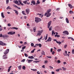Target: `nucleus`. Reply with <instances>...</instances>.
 <instances>
[{
  "mask_svg": "<svg viewBox=\"0 0 74 74\" xmlns=\"http://www.w3.org/2000/svg\"><path fill=\"white\" fill-rule=\"evenodd\" d=\"M15 34V32H13V31L9 32L8 33V34L9 35H13V34Z\"/></svg>",
  "mask_w": 74,
  "mask_h": 74,
  "instance_id": "7ed1b4c3",
  "label": "nucleus"
},
{
  "mask_svg": "<svg viewBox=\"0 0 74 74\" xmlns=\"http://www.w3.org/2000/svg\"><path fill=\"white\" fill-rule=\"evenodd\" d=\"M62 51L61 49H59L57 50V51H58V52H60V51Z\"/></svg>",
  "mask_w": 74,
  "mask_h": 74,
  "instance_id": "72a5a7b5",
  "label": "nucleus"
},
{
  "mask_svg": "<svg viewBox=\"0 0 74 74\" xmlns=\"http://www.w3.org/2000/svg\"><path fill=\"white\" fill-rule=\"evenodd\" d=\"M28 58L29 59H34V58L32 56H29L28 57Z\"/></svg>",
  "mask_w": 74,
  "mask_h": 74,
  "instance_id": "4468645a",
  "label": "nucleus"
},
{
  "mask_svg": "<svg viewBox=\"0 0 74 74\" xmlns=\"http://www.w3.org/2000/svg\"><path fill=\"white\" fill-rule=\"evenodd\" d=\"M53 51V49H52V48H51V51H50L51 52H52Z\"/></svg>",
  "mask_w": 74,
  "mask_h": 74,
  "instance_id": "bf43d9fd",
  "label": "nucleus"
},
{
  "mask_svg": "<svg viewBox=\"0 0 74 74\" xmlns=\"http://www.w3.org/2000/svg\"><path fill=\"white\" fill-rule=\"evenodd\" d=\"M6 4H8L9 3V0H6Z\"/></svg>",
  "mask_w": 74,
  "mask_h": 74,
  "instance_id": "09e8293b",
  "label": "nucleus"
},
{
  "mask_svg": "<svg viewBox=\"0 0 74 74\" xmlns=\"http://www.w3.org/2000/svg\"><path fill=\"white\" fill-rule=\"evenodd\" d=\"M26 60L25 59H23L22 60H21V62H25V61Z\"/></svg>",
  "mask_w": 74,
  "mask_h": 74,
  "instance_id": "a18cd8bd",
  "label": "nucleus"
},
{
  "mask_svg": "<svg viewBox=\"0 0 74 74\" xmlns=\"http://www.w3.org/2000/svg\"><path fill=\"white\" fill-rule=\"evenodd\" d=\"M64 64H67V63L66 62H63Z\"/></svg>",
  "mask_w": 74,
  "mask_h": 74,
  "instance_id": "338daca9",
  "label": "nucleus"
},
{
  "mask_svg": "<svg viewBox=\"0 0 74 74\" xmlns=\"http://www.w3.org/2000/svg\"><path fill=\"white\" fill-rule=\"evenodd\" d=\"M41 53L42 55H45V52H44V51H42V52H41Z\"/></svg>",
  "mask_w": 74,
  "mask_h": 74,
  "instance_id": "5701e85b",
  "label": "nucleus"
},
{
  "mask_svg": "<svg viewBox=\"0 0 74 74\" xmlns=\"http://www.w3.org/2000/svg\"><path fill=\"white\" fill-rule=\"evenodd\" d=\"M40 21H41V18H38V22H40Z\"/></svg>",
  "mask_w": 74,
  "mask_h": 74,
  "instance_id": "79ce46f5",
  "label": "nucleus"
},
{
  "mask_svg": "<svg viewBox=\"0 0 74 74\" xmlns=\"http://www.w3.org/2000/svg\"><path fill=\"white\" fill-rule=\"evenodd\" d=\"M31 3L34 4V5H35L36 4V2H35V1L32 0L31 2Z\"/></svg>",
  "mask_w": 74,
  "mask_h": 74,
  "instance_id": "dca6fc26",
  "label": "nucleus"
},
{
  "mask_svg": "<svg viewBox=\"0 0 74 74\" xmlns=\"http://www.w3.org/2000/svg\"><path fill=\"white\" fill-rule=\"evenodd\" d=\"M24 55H25V57H27V56H28V55H27V54H26V53H25L24 54Z\"/></svg>",
  "mask_w": 74,
  "mask_h": 74,
  "instance_id": "c03bdc74",
  "label": "nucleus"
},
{
  "mask_svg": "<svg viewBox=\"0 0 74 74\" xmlns=\"http://www.w3.org/2000/svg\"><path fill=\"white\" fill-rule=\"evenodd\" d=\"M40 15V16H41V18H42V17H43V14H42V15L41 14V15Z\"/></svg>",
  "mask_w": 74,
  "mask_h": 74,
  "instance_id": "0e129e2a",
  "label": "nucleus"
},
{
  "mask_svg": "<svg viewBox=\"0 0 74 74\" xmlns=\"http://www.w3.org/2000/svg\"><path fill=\"white\" fill-rule=\"evenodd\" d=\"M56 42H57V44H59V45H60V44H62V42L59 41V42H58V41H56Z\"/></svg>",
  "mask_w": 74,
  "mask_h": 74,
  "instance_id": "393cba45",
  "label": "nucleus"
},
{
  "mask_svg": "<svg viewBox=\"0 0 74 74\" xmlns=\"http://www.w3.org/2000/svg\"><path fill=\"white\" fill-rule=\"evenodd\" d=\"M0 37H3V35L2 34H0Z\"/></svg>",
  "mask_w": 74,
  "mask_h": 74,
  "instance_id": "052dcab7",
  "label": "nucleus"
},
{
  "mask_svg": "<svg viewBox=\"0 0 74 74\" xmlns=\"http://www.w3.org/2000/svg\"><path fill=\"white\" fill-rule=\"evenodd\" d=\"M73 12H74L72 11L71 10H70L69 11V13L70 14H72V13H73Z\"/></svg>",
  "mask_w": 74,
  "mask_h": 74,
  "instance_id": "49530a36",
  "label": "nucleus"
},
{
  "mask_svg": "<svg viewBox=\"0 0 74 74\" xmlns=\"http://www.w3.org/2000/svg\"><path fill=\"white\" fill-rule=\"evenodd\" d=\"M54 34V35H55V32H54V31H52V34L53 35V34Z\"/></svg>",
  "mask_w": 74,
  "mask_h": 74,
  "instance_id": "c756f323",
  "label": "nucleus"
},
{
  "mask_svg": "<svg viewBox=\"0 0 74 74\" xmlns=\"http://www.w3.org/2000/svg\"><path fill=\"white\" fill-rule=\"evenodd\" d=\"M68 5L71 8H72L73 7V6L70 4H68Z\"/></svg>",
  "mask_w": 74,
  "mask_h": 74,
  "instance_id": "4be33fe9",
  "label": "nucleus"
},
{
  "mask_svg": "<svg viewBox=\"0 0 74 74\" xmlns=\"http://www.w3.org/2000/svg\"><path fill=\"white\" fill-rule=\"evenodd\" d=\"M57 37L59 38V37H60V35H57Z\"/></svg>",
  "mask_w": 74,
  "mask_h": 74,
  "instance_id": "69168bd1",
  "label": "nucleus"
},
{
  "mask_svg": "<svg viewBox=\"0 0 74 74\" xmlns=\"http://www.w3.org/2000/svg\"><path fill=\"white\" fill-rule=\"evenodd\" d=\"M22 14H23V15H26V14H25V11H22Z\"/></svg>",
  "mask_w": 74,
  "mask_h": 74,
  "instance_id": "cd10ccee",
  "label": "nucleus"
},
{
  "mask_svg": "<svg viewBox=\"0 0 74 74\" xmlns=\"http://www.w3.org/2000/svg\"><path fill=\"white\" fill-rule=\"evenodd\" d=\"M66 21L67 23H69V20L68 19V18H66Z\"/></svg>",
  "mask_w": 74,
  "mask_h": 74,
  "instance_id": "412c9836",
  "label": "nucleus"
},
{
  "mask_svg": "<svg viewBox=\"0 0 74 74\" xmlns=\"http://www.w3.org/2000/svg\"><path fill=\"white\" fill-rule=\"evenodd\" d=\"M60 10V8H57V9H56V11H59Z\"/></svg>",
  "mask_w": 74,
  "mask_h": 74,
  "instance_id": "13d9d810",
  "label": "nucleus"
},
{
  "mask_svg": "<svg viewBox=\"0 0 74 74\" xmlns=\"http://www.w3.org/2000/svg\"><path fill=\"white\" fill-rule=\"evenodd\" d=\"M38 46H39V47H40V48H41L42 46V45H41V44H38Z\"/></svg>",
  "mask_w": 74,
  "mask_h": 74,
  "instance_id": "2f4dec72",
  "label": "nucleus"
},
{
  "mask_svg": "<svg viewBox=\"0 0 74 74\" xmlns=\"http://www.w3.org/2000/svg\"><path fill=\"white\" fill-rule=\"evenodd\" d=\"M57 62L58 63H60L61 62H60V61L59 60H58Z\"/></svg>",
  "mask_w": 74,
  "mask_h": 74,
  "instance_id": "6e6d98bb",
  "label": "nucleus"
},
{
  "mask_svg": "<svg viewBox=\"0 0 74 74\" xmlns=\"http://www.w3.org/2000/svg\"><path fill=\"white\" fill-rule=\"evenodd\" d=\"M1 16L3 18H4L5 16H4V13H3V12H2L1 13Z\"/></svg>",
  "mask_w": 74,
  "mask_h": 74,
  "instance_id": "aec40b11",
  "label": "nucleus"
},
{
  "mask_svg": "<svg viewBox=\"0 0 74 74\" xmlns=\"http://www.w3.org/2000/svg\"><path fill=\"white\" fill-rule=\"evenodd\" d=\"M18 68L19 70H21V65H20L18 66Z\"/></svg>",
  "mask_w": 74,
  "mask_h": 74,
  "instance_id": "ea45409f",
  "label": "nucleus"
},
{
  "mask_svg": "<svg viewBox=\"0 0 74 74\" xmlns=\"http://www.w3.org/2000/svg\"><path fill=\"white\" fill-rule=\"evenodd\" d=\"M2 37L3 38H8V37H9V36L8 35H7L5 34L3 35Z\"/></svg>",
  "mask_w": 74,
  "mask_h": 74,
  "instance_id": "9d476101",
  "label": "nucleus"
},
{
  "mask_svg": "<svg viewBox=\"0 0 74 74\" xmlns=\"http://www.w3.org/2000/svg\"><path fill=\"white\" fill-rule=\"evenodd\" d=\"M51 9H48L47 10V12L45 14V16H46H46L47 17H49V16H51V14L49 13L50 12H51Z\"/></svg>",
  "mask_w": 74,
  "mask_h": 74,
  "instance_id": "f257e3e1",
  "label": "nucleus"
},
{
  "mask_svg": "<svg viewBox=\"0 0 74 74\" xmlns=\"http://www.w3.org/2000/svg\"><path fill=\"white\" fill-rule=\"evenodd\" d=\"M48 41L49 42V41H51V38L49 37V38L46 41H45V42H48Z\"/></svg>",
  "mask_w": 74,
  "mask_h": 74,
  "instance_id": "9b49d317",
  "label": "nucleus"
},
{
  "mask_svg": "<svg viewBox=\"0 0 74 74\" xmlns=\"http://www.w3.org/2000/svg\"><path fill=\"white\" fill-rule=\"evenodd\" d=\"M18 2H19V3H17V5H20V4H21V5H23V4L22 3V2H21V1L20 0L18 1Z\"/></svg>",
  "mask_w": 74,
  "mask_h": 74,
  "instance_id": "1a4fd4ad",
  "label": "nucleus"
},
{
  "mask_svg": "<svg viewBox=\"0 0 74 74\" xmlns=\"http://www.w3.org/2000/svg\"><path fill=\"white\" fill-rule=\"evenodd\" d=\"M8 26L10 27V26H11V24H10V23H8Z\"/></svg>",
  "mask_w": 74,
  "mask_h": 74,
  "instance_id": "8fccbe9b",
  "label": "nucleus"
},
{
  "mask_svg": "<svg viewBox=\"0 0 74 74\" xmlns=\"http://www.w3.org/2000/svg\"><path fill=\"white\" fill-rule=\"evenodd\" d=\"M64 34H67V35H69V32L67 31H65L63 32Z\"/></svg>",
  "mask_w": 74,
  "mask_h": 74,
  "instance_id": "6e6552de",
  "label": "nucleus"
},
{
  "mask_svg": "<svg viewBox=\"0 0 74 74\" xmlns=\"http://www.w3.org/2000/svg\"><path fill=\"white\" fill-rule=\"evenodd\" d=\"M23 3H24L25 4H26V3H27V1H23Z\"/></svg>",
  "mask_w": 74,
  "mask_h": 74,
  "instance_id": "4c0bfd02",
  "label": "nucleus"
},
{
  "mask_svg": "<svg viewBox=\"0 0 74 74\" xmlns=\"http://www.w3.org/2000/svg\"><path fill=\"white\" fill-rule=\"evenodd\" d=\"M38 33L37 34V36L38 35V36H40V35H41V34L42 32H43V30H42L41 31L39 30L38 31Z\"/></svg>",
  "mask_w": 74,
  "mask_h": 74,
  "instance_id": "f03ea898",
  "label": "nucleus"
},
{
  "mask_svg": "<svg viewBox=\"0 0 74 74\" xmlns=\"http://www.w3.org/2000/svg\"><path fill=\"white\" fill-rule=\"evenodd\" d=\"M37 3L38 4H39L40 3V1H39V0H38L37 1Z\"/></svg>",
  "mask_w": 74,
  "mask_h": 74,
  "instance_id": "a19ab883",
  "label": "nucleus"
},
{
  "mask_svg": "<svg viewBox=\"0 0 74 74\" xmlns=\"http://www.w3.org/2000/svg\"><path fill=\"white\" fill-rule=\"evenodd\" d=\"M52 74H55V73L53 71H52L51 72Z\"/></svg>",
  "mask_w": 74,
  "mask_h": 74,
  "instance_id": "774afa93",
  "label": "nucleus"
},
{
  "mask_svg": "<svg viewBox=\"0 0 74 74\" xmlns=\"http://www.w3.org/2000/svg\"><path fill=\"white\" fill-rule=\"evenodd\" d=\"M49 67H50V69H53V67H52L51 66H50Z\"/></svg>",
  "mask_w": 74,
  "mask_h": 74,
  "instance_id": "680f3d73",
  "label": "nucleus"
},
{
  "mask_svg": "<svg viewBox=\"0 0 74 74\" xmlns=\"http://www.w3.org/2000/svg\"><path fill=\"white\" fill-rule=\"evenodd\" d=\"M25 12H27V14H29L30 12V10L29 8L25 10Z\"/></svg>",
  "mask_w": 74,
  "mask_h": 74,
  "instance_id": "423d86ee",
  "label": "nucleus"
},
{
  "mask_svg": "<svg viewBox=\"0 0 74 74\" xmlns=\"http://www.w3.org/2000/svg\"><path fill=\"white\" fill-rule=\"evenodd\" d=\"M37 46H38V44H36L34 46V48H36V47H37Z\"/></svg>",
  "mask_w": 74,
  "mask_h": 74,
  "instance_id": "a878e982",
  "label": "nucleus"
},
{
  "mask_svg": "<svg viewBox=\"0 0 74 74\" xmlns=\"http://www.w3.org/2000/svg\"><path fill=\"white\" fill-rule=\"evenodd\" d=\"M72 53H73V54H74V49L72 50Z\"/></svg>",
  "mask_w": 74,
  "mask_h": 74,
  "instance_id": "5fc2aeb1",
  "label": "nucleus"
},
{
  "mask_svg": "<svg viewBox=\"0 0 74 74\" xmlns=\"http://www.w3.org/2000/svg\"><path fill=\"white\" fill-rule=\"evenodd\" d=\"M14 11H15V14H16V15H18V11L14 10H13Z\"/></svg>",
  "mask_w": 74,
  "mask_h": 74,
  "instance_id": "a211bd4d",
  "label": "nucleus"
},
{
  "mask_svg": "<svg viewBox=\"0 0 74 74\" xmlns=\"http://www.w3.org/2000/svg\"><path fill=\"white\" fill-rule=\"evenodd\" d=\"M26 48V46H23L22 48V49H24Z\"/></svg>",
  "mask_w": 74,
  "mask_h": 74,
  "instance_id": "c9c22d12",
  "label": "nucleus"
},
{
  "mask_svg": "<svg viewBox=\"0 0 74 74\" xmlns=\"http://www.w3.org/2000/svg\"><path fill=\"white\" fill-rule=\"evenodd\" d=\"M33 62H35V63H38V62H39V61H33Z\"/></svg>",
  "mask_w": 74,
  "mask_h": 74,
  "instance_id": "58836bf2",
  "label": "nucleus"
},
{
  "mask_svg": "<svg viewBox=\"0 0 74 74\" xmlns=\"http://www.w3.org/2000/svg\"><path fill=\"white\" fill-rule=\"evenodd\" d=\"M62 69H63V70H64V71L66 70V68H65L64 67H62Z\"/></svg>",
  "mask_w": 74,
  "mask_h": 74,
  "instance_id": "3c124183",
  "label": "nucleus"
},
{
  "mask_svg": "<svg viewBox=\"0 0 74 74\" xmlns=\"http://www.w3.org/2000/svg\"><path fill=\"white\" fill-rule=\"evenodd\" d=\"M10 29H15L16 30H18V28L17 27H12V28H10Z\"/></svg>",
  "mask_w": 74,
  "mask_h": 74,
  "instance_id": "6ab92c4d",
  "label": "nucleus"
},
{
  "mask_svg": "<svg viewBox=\"0 0 74 74\" xmlns=\"http://www.w3.org/2000/svg\"><path fill=\"white\" fill-rule=\"evenodd\" d=\"M51 22L52 21H50L48 23V28L49 29V27H50V26H51Z\"/></svg>",
  "mask_w": 74,
  "mask_h": 74,
  "instance_id": "0eeeda50",
  "label": "nucleus"
},
{
  "mask_svg": "<svg viewBox=\"0 0 74 74\" xmlns=\"http://www.w3.org/2000/svg\"><path fill=\"white\" fill-rule=\"evenodd\" d=\"M31 70H33V71H37V70L36 69H31Z\"/></svg>",
  "mask_w": 74,
  "mask_h": 74,
  "instance_id": "c85d7f7f",
  "label": "nucleus"
},
{
  "mask_svg": "<svg viewBox=\"0 0 74 74\" xmlns=\"http://www.w3.org/2000/svg\"><path fill=\"white\" fill-rule=\"evenodd\" d=\"M36 27H34L33 28L34 32H36Z\"/></svg>",
  "mask_w": 74,
  "mask_h": 74,
  "instance_id": "bb28decb",
  "label": "nucleus"
},
{
  "mask_svg": "<svg viewBox=\"0 0 74 74\" xmlns=\"http://www.w3.org/2000/svg\"><path fill=\"white\" fill-rule=\"evenodd\" d=\"M13 3H15V4H18L19 3V2L17 0L15 1V0L13 1Z\"/></svg>",
  "mask_w": 74,
  "mask_h": 74,
  "instance_id": "f8f14e48",
  "label": "nucleus"
},
{
  "mask_svg": "<svg viewBox=\"0 0 74 74\" xmlns=\"http://www.w3.org/2000/svg\"><path fill=\"white\" fill-rule=\"evenodd\" d=\"M35 50H36V49H34L33 50H32V51H31V53H33L34 52Z\"/></svg>",
  "mask_w": 74,
  "mask_h": 74,
  "instance_id": "7c9ffc66",
  "label": "nucleus"
},
{
  "mask_svg": "<svg viewBox=\"0 0 74 74\" xmlns=\"http://www.w3.org/2000/svg\"><path fill=\"white\" fill-rule=\"evenodd\" d=\"M65 54H64V53H63L64 55V56H67V55H68V54H67V51H65Z\"/></svg>",
  "mask_w": 74,
  "mask_h": 74,
  "instance_id": "2eb2a0df",
  "label": "nucleus"
},
{
  "mask_svg": "<svg viewBox=\"0 0 74 74\" xmlns=\"http://www.w3.org/2000/svg\"><path fill=\"white\" fill-rule=\"evenodd\" d=\"M48 62L47 60L45 61V63H47Z\"/></svg>",
  "mask_w": 74,
  "mask_h": 74,
  "instance_id": "4d7b16f0",
  "label": "nucleus"
},
{
  "mask_svg": "<svg viewBox=\"0 0 74 74\" xmlns=\"http://www.w3.org/2000/svg\"><path fill=\"white\" fill-rule=\"evenodd\" d=\"M27 61H28V63H30L31 62H32V61H33V60H27Z\"/></svg>",
  "mask_w": 74,
  "mask_h": 74,
  "instance_id": "ddd939ff",
  "label": "nucleus"
},
{
  "mask_svg": "<svg viewBox=\"0 0 74 74\" xmlns=\"http://www.w3.org/2000/svg\"><path fill=\"white\" fill-rule=\"evenodd\" d=\"M67 45H65L64 46V48H67Z\"/></svg>",
  "mask_w": 74,
  "mask_h": 74,
  "instance_id": "de8ad7c7",
  "label": "nucleus"
},
{
  "mask_svg": "<svg viewBox=\"0 0 74 74\" xmlns=\"http://www.w3.org/2000/svg\"><path fill=\"white\" fill-rule=\"evenodd\" d=\"M9 49H8L6 50L3 53L5 55H6V54H7V53H8V52H9Z\"/></svg>",
  "mask_w": 74,
  "mask_h": 74,
  "instance_id": "39448f33",
  "label": "nucleus"
},
{
  "mask_svg": "<svg viewBox=\"0 0 74 74\" xmlns=\"http://www.w3.org/2000/svg\"><path fill=\"white\" fill-rule=\"evenodd\" d=\"M55 53V52L54 51H53L52 52V53L53 55H54V54Z\"/></svg>",
  "mask_w": 74,
  "mask_h": 74,
  "instance_id": "e2e57ef3",
  "label": "nucleus"
},
{
  "mask_svg": "<svg viewBox=\"0 0 74 74\" xmlns=\"http://www.w3.org/2000/svg\"><path fill=\"white\" fill-rule=\"evenodd\" d=\"M35 21L36 22H38V17L35 18Z\"/></svg>",
  "mask_w": 74,
  "mask_h": 74,
  "instance_id": "f3484780",
  "label": "nucleus"
},
{
  "mask_svg": "<svg viewBox=\"0 0 74 74\" xmlns=\"http://www.w3.org/2000/svg\"><path fill=\"white\" fill-rule=\"evenodd\" d=\"M49 31H51V30H52V26H51L49 28Z\"/></svg>",
  "mask_w": 74,
  "mask_h": 74,
  "instance_id": "37998d69",
  "label": "nucleus"
},
{
  "mask_svg": "<svg viewBox=\"0 0 74 74\" xmlns=\"http://www.w3.org/2000/svg\"><path fill=\"white\" fill-rule=\"evenodd\" d=\"M0 45H2V46H6L7 44L3 42L0 41Z\"/></svg>",
  "mask_w": 74,
  "mask_h": 74,
  "instance_id": "20e7f679",
  "label": "nucleus"
},
{
  "mask_svg": "<svg viewBox=\"0 0 74 74\" xmlns=\"http://www.w3.org/2000/svg\"><path fill=\"white\" fill-rule=\"evenodd\" d=\"M47 37H48V35H47L46 36V38H45V40H47Z\"/></svg>",
  "mask_w": 74,
  "mask_h": 74,
  "instance_id": "864d4df0",
  "label": "nucleus"
},
{
  "mask_svg": "<svg viewBox=\"0 0 74 74\" xmlns=\"http://www.w3.org/2000/svg\"><path fill=\"white\" fill-rule=\"evenodd\" d=\"M8 9H9V10H10V9H11V8L10 7V6H8L6 8V9L7 10H8Z\"/></svg>",
  "mask_w": 74,
  "mask_h": 74,
  "instance_id": "e433bc0d",
  "label": "nucleus"
},
{
  "mask_svg": "<svg viewBox=\"0 0 74 74\" xmlns=\"http://www.w3.org/2000/svg\"><path fill=\"white\" fill-rule=\"evenodd\" d=\"M3 58L4 59H7V57L5 55H4L3 56Z\"/></svg>",
  "mask_w": 74,
  "mask_h": 74,
  "instance_id": "b1692460",
  "label": "nucleus"
},
{
  "mask_svg": "<svg viewBox=\"0 0 74 74\" xmlns=\"http://www.w3.org/2000/svg\"><path fill=\"white\" fill-rule=\"evenodd\" d=\"M31 47H33V46L34 47V43H32L31 44Z\"/></svg>",
  "mask_w": 74,
  "mask_h": 74,
  "instance_id": "473e14b6",
  "label": "nucleus"
},
{
  "mask_svg": "<svg viewBox=\"0 0 74 74\" xmlns=\"http://www.w3.org/2000/svg\"><path fill=\"white\" fill-rule=\"evenodd\" d=\"M22 69L23 70H25L26 69V67L25 66H23Z\"/></svg>",
  "mask_w": 74,
  "mask_h": 74,
  "instance_id": "f704fd0d",
  "label": "nucleus"
},
{
  "mask_svg": "<svg viewBox=\"0 0 74 74\" xmlns=\"http://www.w3.org/2000/svg\"><path fill=\"white\" fill-rule=\"evenodd\" d=\"M56 71H57L58 72V71H59V69H56Z\"/></svg>",
  "mask_w": 74,
  "mask_h": 74,
  "instance_id": "603ef678",
  "label": "nucleus"
}]
</instances>
